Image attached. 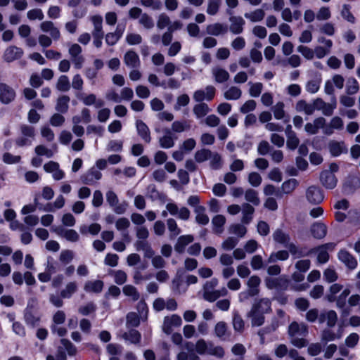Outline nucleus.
<instances>
[{"mask_svg": "<svg viewBox=\"0 0 360 360\" xmlns=\"http://www.w3.org/2000/svg\"><path fill=\"white\" fill-rule=\"evenodd\" d=\"M338 257L348 269L354 270L357 267V259L346 250H340L338 253Z\"/></svg>", "mask_w": 360, "mask_h": 360, "instance_id": "17", "label": "nucleus"}, {"mask_svg": "<svg viewBox=\"0 0 360 360\" xmlns=\"http://www.w3.org/2000/svg\"><path fill=\"white\" fill-rule=\"evenodd\" d=\"M140 324L139 316L136 312H129L126 317L127 328H136Z\"/></svg>", "mask_w": 360, "mask_h": 360, "instance_id": "57", "label": "nucleus"}, {"mask_svg": "<svg viewBox=\"0 0 360 360\" xmlns=\"http://www.w3.org/2000/svg\"><path fill=\"white\" fill-rule=\"evenodd\" d=\"M228 30L229 28L226 25L216 22L208 25L206 27V32L211 36H219L227 33Z\"/></svg>", "mask_w": 360, "mask_h": 360, "instance_id": "29", "label": "nucleus"}, {"mask_svg": "<svg viewBox=\"0 0 360 360\" xmlns=\"http://www.w3.org/2000/svg\"><path fill=\"white\" fill-rule=\"evenodd\" d=\"M167 229L170 233V238H174L181 233V229L179 227L176 220L173 218H169L167 220Z\"/></svg>", "mask_w": 360, "mask_h": 360, "instance_id": "53", "label": "nucleus"}, {"mask_svg": "<svg viewBox=\"0 0 360 360\" xmlns=\"http://www.w3.org/2000/svg\"><path fill=\"white\" fill-rule=\"evenodd\" d=\"M343 121L338 117H333L329 124V127H326L324 130L326 134L330 135L333 133V129L341 130L343 129Z\"/></svg>", "mask_w": 360, "mask_h": 360, "instance_id": "42", "label": "nucleus"}, {"mask_svg": "<svg viewBox=\"0 0 360 360\" xmlns=\"http://www.w3.org/2000/svg\"><path fill=\"white\" fill-rule=\"evenodd\" d=\"M325 319L327 321L328 327H333L336 324L338 315L334 310H330L326 314H321L319 316V321L323 323Z\"/></svg>", "mask_w": 360, "mask_h": 360, "instance_id": "46", "label": "nucleus"}, {"mask_svg": "<svg viewBox=\"0 0 360 360\" xmlns=\"http://www.w3.org/2000/svg\"><path fill=\"white\" fill-rule=\"evenodd\" d=\"M123 60L125 65L129 68H139L141 66L139 56L133 50H129L124 53Z\"/></svg>", "mask_w": 360, "mask_h": 360, "instance_id": "24", "label": "nucleus"}, {"mask_svg": "<svg viewBox=\"0 0 360 360\" xmlns=\"http://www.w3.org/2000/svg\"><path fill=\"white\" fill-rule=\"evenodd\" d=\"M271 302L269 299L262 298L253 304L252 309L253 312L256 311L264 314L271 311Z\"/></svg>", "mask_w": 360, "mask_h": 360, "instance_id": "32", "label": "nucleus"}, {"mask_svg": "<svg viewBox=\"0 0 360 360\" xmlns=\"http://www.w3.org/2000/svg\"><path fill=\"white\" fill-rule=\"evenodd\" d=\"M106 201L116 214H122L126 212L127 205L119 203L118 197L114 191H108L106 193Z\"/></svg>", "mask_w": 360, "mask_h": 360, "instance_id": "12", "label": "nucleus"}, {"mask_svg": "<svg viewBox=\"0 0 360 360\" xmlns=\"http://www.w3.org/2000/svg\"><path fill=\"white\" fill-rule=\"evenodd\" d=\"M195 351L200 355L209 354L222 358L225 352L222 347L214 346L212 342H207L205 340L200 339L196 342Z\"/></svg>", "mask_w": 360, "mask_h": 360, "instance_id": "2", "label": "nucleus"}, {"mask_svg": "<svg viewBox=\"0 0 360 360\" xmlns=\"http://www.w3.org/2000/svg\"><path fill=\"white\" fill-rule=\"evenodd\" d=\"M266 286L269 289H276L280 290H287L289 285V281L288 279L278 277V278H266L265 280Z\"/></svg>", "mask_w": 360, "mask_h": 360, "instance_id": "20", "label": "nucleus"}, {"mask_svg": "<svg viewBox=\"0 0 360 360\" xmlns=\"http://www.w3.org/2000/svg\"><path fill=\"white\" fill-rule=\"evenodd\" d=\"M326 120L323 117L316 118L313 122H308L304 126V130L309 134L314 135L319 132L320 129H324Z\"/></svg>", "mask_w": 360, "mask_h": 360, "instance_id": "23", "label": "nucleus"}, {"mask_svg": "<svg viewBox=\"0 0 360 360\" xmlns=\"http://www.w3.org/2000/svg\"><path fill=\"white\" fill-rule=\"evenodd\" d=\"M212 74L217 83H224L229 80L230 75L227 70L220 67H214Z\"/></svg>", "mask_w": 360, "mask_h": 360, "instance_id": "35", "label": "nucleus"}, {"mask_svg": "<svg viewBox=\"0 0 360 360\" xmlns=\"http://www.w3.org/2000/svg\"><path fill=\"white\" fill-rule=\"evenodd\" d=\"M212 156V151L209 149L202 148L195 152V160L198 163H202L210 159Z\"/></svg>", "mask_w": 360, "mask_h": 360, "instance_id": "60", "label": "nucleus"}, {"mask_svg": "<svg viewBox=\"0 0 360 360\" xmlns=\"http://www.w3.org/2000/svg\"><path fill=\"white\" fill-rule=\"evenodd\" d=\"M227 324L224 321L218 322L214 328L216 335L221 340H226L227 335Z\"/></svg>", "mask_w": 360, "mask_h": 360, "instance_id": "59", "label": "nucleus"}, {"mask_svg": "<svg viewBox=\"0 0 360 360\" xmlns=\"http://www.w3.org/2000/svg\"><path fill=\"white\" fill-rule=\"evenodd\" d=\"M359 90V84L354 77L347 79L345 91L348 95L356 94Z\"/></svg>", "mask_w": 360, "mask_h": 360, "instance_id": "56", "label": "nucleus"}, {"mask_svg": "<svg viewBox=\"0 0 360 360\" xmlns=\"http://www.w3.org/2000/svg\"><path fill=\"white\" fill-rule=\"evenodd\" d=\"M242 96L241 89L236 86H230L224 93V97L226 100H238Z\"/></svg>", "mask_w": 360, "mask_h": 360, "instance_id": "51", "label": "nucleus"}, {"mask_svg": "<svg viewBox=\"0 0 360 360\" xmlns=\"http://www.w3.org/2000/svg\"><path fill=\"white\" fill-rule=\"evenodd\" d=\"M24 56L22 48L15 45L8 46L4 51L2 58L6 63H13L20 59Z\"/></svg>", "mask_w": 360, "mask_h": 360, "instance_id": "9", "label": "nucleus"}, {"mask_svg": "<svg viewBox=\"0 0 360 360\" xmlns=\"http://www.w3.org/2000/svg\"><path fill=\"white\" fill-rule=\"evenodd\" d=\"M296 110L298 112H304L307 115L314 112V102L309 103L304 100H300L296 103Z\"/></svg>", "mask_w": 360, "mask_h": 360, "instance_id": "48", "label": "nucleus"}, {"mask_svg": "<svg viewBox=\"0 0 360 360\" xmlns=\"http://www.w3.org/2000/svg\"><path fill=\"white\" fill-rule=\"evenodd\" d=\"M125 30V25L119 24L115 30L112 32H108L105 35V41L107 45L115 46L122 38Z\"/></svg>", "mask_w": 360, "mask_h": 360, "instance_id": "18", "label": "nucleus"}, {"mask_svg": "<svg viewBox=\"0 0 360 360\" xmlns=\"http://www.w3.org/2000/svg\"><path fill=\"white\" fill-rule=\"evenodd\" d=\"M233 327L236 331L242 333L244 330L245 323L238 312L236 311L233 315Z\"/></svg>", "mask_w": 360, "mask_h": 360, "instance_id": "62", "label": "nucleus"}, {"mask_svg": "<svg viewBox=\"0 0 360 360\" xmlns=\"http://www.w3.org/2000/svg\"><path fill=\"white\" fill-rule=\"evenodd\" d=\"M226 13L229 15V30L233 34H240L243 32L245 20L241 16L233 15V11L227 9Z\"/></svg>", "mask_w": 360, "mask_h": 360, "instance_id": "8", "label": "nucleus"}, {"mask_svg": "<svg viewBox=\"0 0 360 360\" xmlns=\"http://www.w3.org/2000/svg\"><path fill=\"white\" fill-rule=\"evenodd\" d=\"M30 302L34 303L35 300L32 299L29 301L28 304L24 311V319L27 325L34 327L39 324L40 321V316L37 312L33 309V307L30 305Z\"/></svg>", "mask_w": 360, "mask_h": 360, "instance_id": "16", "label": "nucleus"}, {"mask_svg": "<svg viewBox=\"0 0 360 360\" xmlns=\"http://www.w3.org/2000/svg\"><path fill=\"white\" fill-rule=\"evenodd\" d=\"M52 231L58 236L63 238L70 242H77L79 239V235L74 229H67L63 226H58L52 227Z\"/></svg>", "mask_w": 360, "mask_h": 360, "instance_id": "15", "label": "nucleus"}, {"mask_svg": "<svg viewBox=\"0 0 360 360\" xmlns=\"http://www.w3.org/2000/svg\"><path fill=\"white\" fill-rule=\"evenodd\" d=\"M70 83L67 75H63L58 79L56 83V89L60 91L66 92L70 89Z\"/></svg>", "mask_w": 360, "mask_h": 360, "instance_id": "55", "label": "nucleus"}, {"mask_svg": "<svg viewBox=\"0 0 360 360\" xmlns=\"http://www.w3.org/2000/svg\"><path fill=\"white\" fill-rule=\"evenodd\" d=\"M242 214L243 217L241 222L245 224H248L251 222L253 218V214L255 212V208L252 205L249 203H244L242 205Z\"/></svg>", "mask_w": 360, "mask_h": 360, "instance_id": "41", "label": "nucleus"}, {"mask_svg": "<svg viewBox=\"0 0 360 360\" xmlns=\"http://www.w3.org/2000/svg\"><path fill=\"white\" fill-rule=\"evenodd\" d=\"M245 18L250 20L252 22L262 21L264 16L265 12L263 9L258 8L250 13H245Z\"/></svg>", "mask_w": 360, "mask_h": 360, "instance_id": "52", "label": "nucleus"}, {"mask_svg": "<svg viewBox=\"0 0 360 360\" xmlns=\"http://www.w3.org/2000/svg\"><path fill=\"white\" fill-rule=\"evenodd\" d=\"M78 289L77 283L75 281H71L66 284L65 287L60 291L61 296L64 299L70 298Z\"/></svg>", "mask_w": 360, "mask_h": 360, "instance_id": "50", "label": "nucleus"}, {"mask_svg": "<svg viewBox=\"0 0 360 360\" xmlns=\"http://www.w3.org/2000/svg\"><path fill=\"white\" fill-rule=\"evenodd\" d=\"M311 233L315 238L322 239L327 234V226L323 223H314L311 226Z\"/></svg>", "mask_w": 360, "mask_h": 360, "instance_id": "38", "label": "nucleus"}, {"mask_svg": "<svg viewBox=\"0 0 360 360\" xmlns=\"http://www.w3.org/2000/svg\"><path fill=\"white\" fill-rule=\"evenodd\" d=\"M104 283L101 280L88 281L84 285V290L89 293L98 294L102 292Z\"/></svg>", "mask_w": 360, "mask_h": 360, "instance_id": "30", "label": "nucleus"}, {"mask_svg": "<svg viewBox=\"0 0 360 360\" xmlns=\"http://www.w3.org/2000/svg\"><path fill=\"white\" fill-rule=\"evenodd\" d=\"M193 108V112L197 119H200L207 115L211 110L208 105L205 103L198 102Z\"/></svg>", "mask_w": 360, "mask_h": 360, "instance_id": "43", "label": "nucleus"}, {"mask_svg": "<svg viewBox=\"0 0 360 360\" xmlns=\"http://www.w3.org/2000/svg\"><path fill=\"white\" fill-rule=\"evenodd\" d=\"M135 248L138 251L143 250L147 257H152L154 255V251L148 242L145 240H137L135 243Z\"/></svg>", "mask_w": 360, "mask_h": 360, "instance_id": "49", "label": "nucleus"}, {"mask_svg": "<svg viewBox=\"0 0 360 360\" xmlns=\"http://www.w3.org/2000/svg\"><path fill=\"white\" fill-rule=\"evenodd\" d=\"M70 97L67 95H63L57 99L56 110L60 113H65L69 108Z\"/></svg>", "mask_w": 360, "mask_h": 360, "instance_id": "45", "label": "nucleus"}, {"mask_svg": "<svg viewBox=\"0 0 360 360\" xmlns=\"http://www.w3.org/2000/svg\"><path fill=\"white\" fill-rule=\"evenodd\" d=\"M121 337L125 341L134 345L139 344L141 340V333L134 328H131L128 331L123 333Z\"/></svg>", "mask_w": 360, "mask_h": 360, "instance_id": "33", "label": "nucleus"}, {"mask_svg": "<svg viewBox=\"0 0 360 360\" xmlns=\"http://www.w3.org/2000/svg\"><path fill=\"white\" fill-rule=\"evenodd\" d=\"M20 131L22 136L15 139V144L19 147L30 146L35 136L34 127L27 124H21Z\"/></svg>", "mask_w": 360, "mask_h": 360, "instance_id": "3", "label": "nucleus"}, {"mask_svg": "<svg viewBox=\"0 0 360 360\" xmlns=\"http://www.w3.org/2000/svg\"><path fill=\"white\" fill-rule=\"evenodd\" d=\"M101 172L96 167H93L81 176V181L84 184L94 185L97 181L101 179Z\"/></svg>", "mask_w": 360, "mask_h": 360, "instance_id": "19", "label": "nucleus"}, {"mask_svg": "<svg viewBox=\"0 0 360 360\" xmlns=\"http://www.w3.org/2000/svg\"><path fill=\"white\" fill-rule=\"evenodd\" d=\"M245 199L255 206H257L260 203L258 192L252 188H248L245 191Z\"/></svg>", "mask_w": 360, "mask_h": 360, "instance_id": "54", "label": "nucleus"}, {"mask_svg": "<svg viewBox=\"0 0 360 360\" xmlns=\"http://www.w3.org/2000/svg\"><path fill=\"white\" fill-rule=\"evenodd\" d=\"M61 346L57 349L56 354V360H67L65 351L70 356H75L77 353L76 347L68 339L60 340Z\"/></svg>", "mask_w": 360, "mask_h": 360, "instance_id": "6", "label": "nucleus"}, {"mask_svg": "<svg viewBox=\"0 0 360 360\" xmlns=\"http://www.w3.org/2000/svg\"><path fill=\"white\" fill-rule=\"evenodd\" d=\"M336 244L334 243H328L313 248L309 253H317V262L320 264H325L329 260L328 252L334 250Z\"/></svg>", "mask_w": 360, "mask_h": 360, "instance_id": "4", "label": "nucleus"}, {"mask_svg": "<svg viewBox=\"0 0 360 360\" xmlns=\"http://www.w3.org/2000/svg\"><path fill=\"white\" fill-rule=\"evenodd\" d=\"M164 133L165 134L159 138L160 146L165 149L172 148L175 143L172 131L169 129H165Z\"/></svg>", "mask_w": 360, "mask_h": 360, "instance_id": "31", "label": "nucleus"}, {"mask_svg": "<svg viewBox=\"0 0 360 360\" xmlns=\"http://www.w3.org/2000/svg\"><path fill=\"white\" fill-rule=\"evenodd\" d=\"M166 209L171 215L176 216L179 219L187 221L190 218L191 212L186 207L179 208L176 204L169 202L166 205Z\"/></svg>", "mask_w": 360, "mask_h": 360, "instance_id": "13", "label": "nucleus"}, {"mask_svg": "<svg viewBox=\"0 0 360 360\" xmlns=\"http://www.w3.org/2000/svg\"><path fill=\"white\" fill-rule=\"evenodd\" d=\"M216 89L212 85H208L205 89H199L193 93V98L196 102L203 103V101H211L215 96Z\"/></svg>", "mask_w": 360, "mask_h": 360, "instance_id": "10", "label": "nucleus"}, {"mask_svg": "<svg viewBox=\"0 0 360 360\" xmlns=\"http://www.w3.org/2000/svg\"><path fill=\"white\" fill-rule=\"evenodd\" d=\"M226 217L224 215L218 214L212 219V231L214 233L220 235L224 231V226L226 224Z\"/></svg>", "mask_w": 360, "mask_h": 360, "instance_id": "37", "label": "nucleus"}, {"mask_svg": "<svg viewBox=\"0 0 360 360\" xmlns=\"http://www.w3.org/2000/svg\"><path fill=\"white\" fill-rule=\"evenodd\" d=\"M110 275L113 276L114 281L117 285H123L127 280V274L122 270L112 271Z\"/></svg>", "mask_w": 360, "mask_h": 360, "instance_id": "64", "label": "nucleus"}, {"mask_svg": "<svg viewBox=\"0 0 360 360\" xmlns=\"http://www.w3.org/2000/svg\"><path fill=\"white\" fill-rule=\"evenodd\" d=\"M328 149L333 157H338L342 153H347V147L344 141H330L328 143Z\"/></svg>", "mask_w": 360, "mask_h": 360, "instance_id": "26", "label": "nucleus"}, {"mask_svg": "<svg viewBox=\"0 0 360 360\" xmlns=\"http://www.w3.org/2000/svg\"><path fill=\"white\" fill-rule=\"evenodd\" d=\"M308 333L307 326L303 323L292 322L288 327V334L290 342L297 348H302L307 345V340L304 338Z\"/></svg>", "mask_w": 360, "mask_h": 360, "instance_id": "1", "label": "nucleus"}, {"mask_svg": "<svg viewBox=\"0 0 360 360\" xmlns=\"http://www.w3.org/2000/svg\"><path fill=\"white\" fill-rule=\"evenodd\" d=\"M40 30L45 33H49L53 40L58 41L60 38V32L59 29L55 26L54 23L50 20L43 21L40 24Z\"/></svg>", "mask_w": 360, "mask_h": 360, "instance_id": "22", "label": "nucleus"}, {"mask_svg": "<svg viewBox=\"0 0 360 360\" xmlns=\"http://www.w3.org/2000/svg\"><path fill=\"white\" fill-rule=\"evenodd\" d=\"M306 196L308 201L313 204L321 202L324 198L323 193L320 188L311 186H309L306 192Z\"/></svg>", "mask_w": 360, "mask_h": 360, "instance_id": "21", "label": "nucleus"}, {"mask_svg": "<svg viewBox=\"0 0 360 360\" xmlns=\"http://www.w3.org/2000/svg\"><path fill=\"white\" fill-rule=\"evenodd\" d=\"M194 240L193 235H183L179 237L176 244L174 245V250L179 253L182 254L185 252L186 248L188 245Z\"/></svg>", "mask_w": 360, "mask_h": 360, "instance_id": "28", "label": "nucleus"}, {"mask_svg": "<svg viewBox=\"0 0 360 360\" xmlns=\"http://www.w3.org/2000/svg\"><path fill=\"white\" fill-rule=\"evenodd\" d=\"M136 128L138 135L146 143H150L151 141L150 130L146 124L141 120L136 122Z\"/></svg>", "mask_w": 360, "mask_h": 360, "instance_id": "25", "label": "nucleus"}, {"mask_svg": "<svg viewBox=\"0 0 360 360\" xmlns=\"http://www.w3.org/2000/svg\"><path fill=\"white\" fill-rule=\"evenodd\" d=\"M289 257V252L287 250H279L271 254L268 259L269 263H274L278 260H286Z\"/></svg>", "mask_w": 360, "mask_h": 360, "instance_id": "63", "label": "nucleus"}, {"mask_svg": "<svg viewBox=\"0 0 360 360\" xmlns=\"http://www.w3.org/2000/svg\"><path fill=\"white\" fill-rule=\"evenodd\" d=\"M229 231L230 233L236 235L239 238H243L247 233V229L243 224H233L229 226Z\"/></svg>", "mask_w": 360, "mask_h": 360, "instance_id": "61", "label": "nucleus"}, {"mask_svg": "<svg viewBox=\"0 0 360 360\" xmlns=\"http://www.w3.org/2000/svg\"><path fill=\"white\" fill-rule=\"evenodd\" d=\"M79 98L87 106L94 105L96 108H99L104 105V101L100 98L97 99L96 96L94 94L83 95Z\"/></svg>", "mask_w": 360, "mask_h": 360, "instance_id": "36", "label": "nucleus"}, {"mask_svg": "<svg viewBox=\"0 0 360 360\" xmlns=\"http://www.w3.org/2000/svg\"><path fill=\"white\" fill-rule=\"evenodd\" d=\"M16 97L15 89L8 84L0 83V102L3 104L8 105L12 103Z\"/></svg>", "mask_w": 360, "mask_h": 360, "instance_id": "11", "label": "nucleus"}, {"mask_svg": "<svg viewBox=\"0 0 360 360\" xmlns=\"http://www.w3.org/2000/svg\"><path fill=\"white\" fill-rule=\"evenodd\" d=\"M194 212L195 214V221L200 225H207L210 221V218L206 214V209L204 206H197Z\"/></svg>", "mask_w": 360, "mask_h": 360, "instance_id": "40", "label": "nucleus"}, {"mask_svg": "<svg viewBox=\"0 0 360 360\" xmlns=\"http://www.w3.org/2000/svg\"><path fill=\"white\" fill-rule=\"evenodd\" d=\"M94 25V30H92V34H104L103 30V18L99 15H92L90 18Z\"/></svg>", "mask_w": 360, "mask_h": 360, "instance_id": "47", "label": "nucleus"}, {"mask_svg": "<svg viewBox=\"0 0 360 360\" xmlns=\"http://www.w3.org/2000/svg\"><path fill=\"white\" fill-rule=\"evenodd\" d=\"M101 230V226L99 224L94 223L89 226H82L79 231L82 234H86L87 233L91 235H97Z\"/></svg>", "mask_w": 360, "mask_h": 360, "instance_id": "58", "label": "nucleus"}, {"mask_svg": "<svg viewBox=\"0 0 360 360\" xmlns=\"http://www.w3.org/2000/svg\"><path fill=\"white\" fill-rule=\"evenodd\" d=\"M337 107L336 98L333 97L331 103H326L322 98H317L314 100V111L321 110L323 115L330 116L333 114L334 110Z\"/></svg>", "mask_w": 360, "mask_h": 360, "instance_id": "7", "label": "nucleus"}, {"mask_svg": "<svg viewBox=\"0 0 360 360\" xmlns=\"http://www.w3.org/2000/svg\"><path fill=\"white\" fill-rule=\"evenodd\" d=\"M182 323V320L180 316L177 314H172L171 316H167L164 318L162 324V330L166 334H171L173 328L179 327Z\"/></svg>", "mask_w": 360, "mask_h": 360, "instance_id": "14", "label": "nucleus"}, {"mask_svg": "<svg viewBox=\"0 0 360 360\" xmlns=\"http://www.w3.org/2000/svg\"><path fill=\"white\" fill-rule=\"evenodd\" d=\"M191 129V121L176 120L172 124L171 131L175 133H181Z\"/></svg>", "mask_w": 360, "mask_h": 360, "instance_id": "39", "label": "nucleus"}, {"mask_svg": "<svg viewBox=\"0 0 360 360\" xmlns=\"http://www.w3.org/2000/svg\"><path fill=\"white\" fill-rule=\"evenodd\" d=\"M82 49L78 44H72L68 49V53L71 61L75 69L79 70L83 67L85 62V58L82 54Z\"/></svg>", "mask_w": 360, "mask_h": 360, "instance_id": "5", "label": "nucleus"}, {"mask_svg": "<svg viewBox=\"0 0 360 360\" xmlns=\"http://www.w3.org/2000/svg\"><path fill=\"white\" fill-rule=\"evenodd\" d=\"M272 237L276 243H279L284 247L290 242V235L281 229H276L272 234Z\"/></svg>", "mask_w": 360, "mask_h": 360, "instance_id": "34", "label": "nucleus"}, {"mask_svg": "<svg viewBox=\"0 0 360 360\" xmlns=\"http://www.w3.org/2000/svg\"><path fill=\"white\" fill-rule=\"evenodd\" d=\"M122 292L125 296L130 297L133 302H136L140 299L141 295L137 288L131 284L125 285L122 288Z\"/></svg>", "mask_w": 360, "mask_h": 360, "instance_id": "44", "label": "nucleus"}, {"mask_svg": "<svg viewBox=\"0 0 360 360\" xmlns=\"http://www.w3.org/2000/svg\"><path fill=\"white\" fill-rule=\"evenodd\" d=\"M320 180L323 186L328 189H333L337 185V178L334 174L328 170L321 173Z\"/></svg>", "mask_w": 360, "mask_h": 360, "instance_id": "27", "label": "nucleus"}]
</instances>
